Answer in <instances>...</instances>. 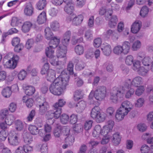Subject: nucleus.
I'll return each instance as SVG.
<instances>
[{
  "mask_svg": "<svg viewBox=\"0 0 153 153\" xmlns=\"http://www.w3.org/2000/svg\"><path fill=\"white\" fill-rule=\"evenodd\" d=\"M69 79V75L66 73L65 70H63L50 85L49 88L50 92L56 95L62 94L63 90L68 85Z\"/></svg>",
  "mask_w": 153,
  "mask_h": 153,
  "instance_id": "1",
  "label": "nucleus"
},
{
  "mask_svg": "<svg viewBox=\"0 0 153 153\" xmlns=\"http://www.w3.org/2000/svg\"><path fill=\"white\" fill-rule=\"evenodd\" d=\"M53 53L51 56H46L50 58V62L51 64L53 66H59L60 68L62 69L65 67V65L66 62V54L63 55V53L57 50L56 51L57 58L54 56Z\"/></svg>",
  "mask_w": 153,
  "mask_h": 153,
  "instance_id": "2",
  "label": "nucleus"
},
{
  "mask_svg": "<svg viewBox=\"0 0 153 153\" xmlns=\"http://www.w3.org/2000/svg\"><path fill=\"white\" fill-rule=\"evenodd\" d=\"M143 83L142 78L139 76H137L134 78L132 80L130 79H127L122 87V89L123 91L128 89L131 85L137 87L139 85H141Z\"/></svg>",
  "mask_w": 153,
  "mask_h": 153,
  "instance_id": "3",
  "label": "nucleus"
},
{
  "mask_svg": "<svg viewBox=\"0 0 153 153\" xmlns=\"http://www.w3.org/2000/svg\"><path fill=\"white\" fill-rule=\"evenodd\" d=\"M60 39L59 37H53L51 40L49 42V47L46 49V55L51 56L53 53H54L53 49L57 47L60 43Z\"/></svg>",
  "mask_w": 153,
  "mask_h": 153,
  "instance_id": "4",
  "label": "nucleus"
},
{
  "mask_svg": "<svg viewBox=\"0 0 153 153\" xmlns=\"http://www.w3.org/2000/svg\"><path fill=\"white\" fill-rule=\"evenodd\" d=\"M71 34V33L70 31H68L65 33L62 39V45H60L58 48L57 50L63 52V55L66 54L67 52V46L69 43Z\"/></svg>",
  "mask_w": 153,
  "mask_h": 153,
  "instance_id": "5",
  "label": "nucleus"
},
{
  "mask_svg": "<svg viewBox=\"0 0 153 153\" xmlns=\"http://www.w3.org/2000/svg\"><path fill=\"white\" fill-rule=\"evenodd\" d=\"M106 94V88L105 87L103 86H98L94 91V97L97 100L100 101L104 99Z\"/></svg>",
  "mask_w": 153,
  "mask_h": 153,
  "instance_id": "6",
  "label": "nucleus"
},
{
  "mask_svg": "<svg viewBox=\"0 0 153 153\" xmlns=\"http://www.w3.org/2000/svg\"><path fill=\"white\" fill-rule=\"evenodd\" d=\"M123 93L121 90L117 87H114L111 90L110 92V99L112 102L116 103L119 98L123 97Z\"/></svg>",
  "mask_w": 153,
  "mask_h": 153,
  "instance_id": "7",
  "label": "nucleus"
},
{
  "mask_svg": "<svg viewBox=\"0 0 153 153\" xmlns=\"http://www.w3.org/2000/svg\"><path fill=\"white\" fill-rule=\"evenodd\" d=\"M19 59V56L14 55L11 59L8 60L4 64V66L6 68L14 69L16 67Z\"/></svg>",
  "mask_w": 153,
  "mask_h": 153,
  "instance_id": "8",
  "label": "nucleus"
},
{
  "mask_svg": "<svg viewBox=\"0 0 153 153\" xmlns=\"http://www.w3.org/2000/svg\"><path fill=\"white\" fill-rule=\"evenodd\" d=\"M38 105L39 108V113L42 115L44 114L49 109V106L48 102L44 100H42L40 98L37 99Z\"/></svg>",
  "mask_w": 153,
  "mask_h": 153,
  "instance_id": "9",
  "label": "nucleus"
},
{
  "mask_svg": "<svg viewBox=\"0 0 153 153\" xmlns=\"http://www.w3.org/2000/svg\"><path fill=\"white\" fill-rule=\"evenodd\" d=\"M19 139L18 134L14 132H11L9 134L8 140L9 143L12 146H15L18 145L19 143Z\"/></svg>",
  "mask_w": 153,
  "mask_h": 153,
  "instance_id": "10",
  "label": "nucleus"
},
{
  "mask_svg": "<svg viewBox=\"0 0 153 153\" xmlns=\"http://www.w3.org/2000/svg\"><path fill=\"white\" fill-rule=\"evenodd\" d=\"M18 86L17 85H12L11 88L10 87H7L4 88L1 92V94L5 98H8L10 97L12 94L11 88H15V91L18 90Z\"/></svg>",
  "mask_w": 153,
  "mask_h": 153,
  "instance_id": "11",
  "label": "nucleus"
},
{
  "mask_svg": "<svg viewBox=\"0 0 153 153\" xmlns=\"http://www.w3.org/2000/svg\"><path fill=\"white\" fill-rule=\"evenodd\" d=\"M122 107L120 108L125 112V114H127L129 112L132 108L133 105L129 101H125L123 102Z\"/></svg>",
  "mask_w": 153,
  "mask_h": 153,
  "instance_id": "12",
  "label": "nucleus"
},
{
  "mask_svg": "<svg viewBox=\"0 0 153 153\" xmlns=\"http://www.w3.org/2000/svg\"><path fill=\"white\" fill-rule=\"evenodd\" d=\"M33 13V8L30 3H27L25 6L24 13L27 16H31Z\"/></svg>",
  "mask_w": 153,
  "mask_h": 153,
  "instance_id": "13",
  "label": "nucleus"
},
{
  "mask_svg": "<svg viewBox=\"0 0 153 153\" xmlns=\"http://www.w3.org/2000/svg\"><path fill=\"white\" fill-rule=\"evenodd\" d=\"M101 49L105 55L108 56L111 53V46L106 43H104L102 45Z\"/></svg>",
  "mask_w": 153,
  "mask_h": 153,
  "instance_id": "14",
  "label": "nucleus"
},
{
  "mask_svg": "<svg viewBox=\"0 0 153 153\" xmlns=\"http://www.w3.org/2000/svg\"><path fill=\"white\" fill-rule=\"evenodd\" d=\"M121 138V136L119 132H116L113 134L112 136L111 141L114 145L118 146L120 143Z\"/></svg>",
  "mask_w": 153,
  "mask_h": 153,
  "instance_id": "15",
  "label": "nucleus"
},
{
  "mask_svg": "<svg viewBox=\"0 0 153 153\" xmlns=\"http://www.w3.org/2000/svg\"><path fill=\"white\" fill-rule=\"evenodd\" d=\"M141 22L140 21H136L132 25L131 27V32L136 33L140 30L141 27Z\"/></svg>",
  "mask_w": 153,
  "mask_h": 153,
  "instance_id": "16",
  "label": "nucleus"
},
{
  "mask_svg": "<svg viewBox=\"0 0 153 153\" xmlns=\"http://www.w3.org/2000/svg\"><path fill=\"white\" fill-rule=\"evenodd\" d=\"M86 103L84 101L79 102L76 105L75 109L78 113H81L83 111L86 106Z\"/></svg>",
  "mask_w": 153,
  "mask_h": 153,
  "instance_id": "17",
  "label": "nucleus"
},
{
  "mask_svg": "<svg viewBox=\"0 0 153 153\" xmlns=\"http://www.w3.org/2000/svg\"><path fill=\"white\" fill-rule=\"evenodd\" d=\"M104 35L106 38H109L111 37L112 39L116 38L117 39V34L115 31L111 29H108L104 33Z\"/></svg>",
  "mask_w": 153,
  "mask_h": 153,
  "instance_id": "18",
  "label": "nucleus"
},
{
  "mask_svg": "<svg viewBox=\"0 0 153 153\" xmlns=\"http://www.w3.org/2000/svg\"><path fill=\"white\" fill-rule=\"evenodd\" d=\"M22 135L25 143L30 144L33 141L32 136L29 133L27 132L24 133Z\"/></svg>",
  "mask_w": 153,
  "mask_h": 153,
  "instance_id": "19",
  "label": "nucleus"
},
{
  "mask_svg": "<svg viewBox=\"0 0 153 153\" xmlns=\"http://www.w3.org/2000/svg\"><path fill=\"white\" fill-rule=\"evenodd\" d=\"M123 54H127L129 52L130 48V43L128 42L125 41L123 42L121 46Z\"/></svg>",
  "mask_w": 153,
  "mask_h": 153,
  "instance_id": "20",
  "label": "nucleus"
},
{
  "mask_svg": "<svg viewBox=\"0 0 153 153\" xmlns=\"http://www.w3.org/2000/svg\"><path fill=\"white\" fill-rule=\"evenodd\" d=\"M112 10L110 9H106L105 7H102L100 8L99 11V14L100 15H103L104 14L108 16H111L112 13Z\"/></svg>",
  "mask_w": 153,
  "mask_h": 153,
  "instance_id": "21",
  "label": "nucleus"
},
{
  "mask_svg": "<svg viewBox=\"0 0 153 153\" xmlns=\"http://www.w3.org/2000/svg\"><path fill=\"white\" fill-rule=\"evenodd\" d=\"M100 112V109L98 106H95L92 109L90 113L91 117L94 119Z\"/></svg>",
  "mask_w": 153,
  "mask_h": 153,
  "instance_id": "22",
  "label": "nucleus"
},
{
  "mask_svg": "<svg viewBox=\"0 0 153 153\" xmlns=\"http://www.w3.org/2000/svg\"><path fill=\"white\" fill-rule=\"evenodd\" d=\"M83 19V17L82 15L74 16L72 21V24L74 25H78L81 23Z\"/></svg>",
  "mask_w": 153,
  "mask_h": 153,
  "instance_id": "23",
  "label": "nucleus"
},
{
  "mask_svg": "<svg viewBox=\"0 0 153 153\" xmlns=\"http://www.w3.org/2000/svg\"><path fill=\"white\" fill-rule=\"evenodd\" d=\"M32 25V23L30 22H25L22 26V31L24 33L28 32Z\"/></svg>",
  "mask_w": 153,
  "mask_h": 153,
  "instance_id": "24",
  "label": "nucleus"
},
{
  "mask_svg": "<svg viewBox=\"0 0 153 153\" xmlns=\"http://www.w3.org/2000/svg\"><path fill=\"white\" fill-rule=\"evenodd\" d=\"M56 74L55 71L52 69H50L48 71L46 78L48 81L51 82L53 81L55 77Z\"/></svg>",
  "mask_w": 153,
  "mask_h": 153,
  "instance_id": "25",
  "label": "nucleus"
},
{
  "mask_svg": "<svg viewBox=\"0 0 153 153\" xmlns=\"http://www.w3.org/2000/svg\"><path fill=\"white\" fill-rule=\"evenodd\" d=\"M46 20V13L45 12L43 11L38 16L37 22L39 24H42L45 22Z\"/></svg>",
  "mask_w": 153,
  "mask_h": 153,
  "instance_id": "26",
  "label": "nucleus"
},
{
  "mask_svg": "<svg viewBox=\"0 0 153 153\" xmlns=\"http://www.w3.org/2000/svg\"><path fill=\"white\" fill-rule=\"evenodd\" d=\"M127 114H125V112L123 111V110L119 108L116 113L115 117L116 118L118 121H120L122 120L124 116Z\"/></svg>",
  "mask_w": 153,
  "mask_h": 153,
  "instance_id": "27",
  "label": "nucleus"
},
{
  "mask_svg": "<svg viewBox=\"0 0 153 153\" xmlns=\"http://www.w3.org/2000/svg\"><path fill=\"white\" fill-rule=\"evenodd\" d=\"M45 36L48 40H51L53 37V34L49 27H47L45 29Z\"/></svg>",
  "mask_w": 153,
  "mask_h": 153,
  "instance_id": "28",
  "label": "nucleus"
},
{
  "mask_svg": "<svg viewBox=\"0 0 153 153\" xmlns=\"http://www.w3.org/2000/svg\"><path fill=\"white\" fill-rule=\"evenodd\" d=\"M112 131L110 128H108V127L104 126L102 130L101 135L103 136L111 137V132Z\"/></svg>",
  "mask_w": 153,
  "mask_h": 153,
  "instance_id": "29",
  "label": "nucleus"
},
{
  "mask_svg": "<svg viewBox=\"0 0 153 153\" xmlns=\"http://www.w3.org/2000/svg\"><path fill=\"white\" fill-rule=\"evenodd\" d=\"M25 94L28 96L32 95L35 92V88L31 86H27L25 87Z\"/></svg>",
  "mask_w": 153,
  "mask_h": 153,
  "instance_id": "30",
  "label": "nucleus"
},
{
  "mask_svg": "<svg viewBox=\"0 0 153 153\" xmlns=\"http://www.w3.org/2000/svg\"><path fill=\"white\" fill-rule=\"evenodd\" d=\"M53 134L56 137L58 138L62 134V127L61 126H57L53 131Z\"/></svg>",
  "mask_w": 153,
  "mask_h": 153,
  "instance_id": "31",
  "label": "nucleus"
},
{
  "mask_svg": "<svg viewBox=\"0 0 153 153\" xmlns=\"http://www.w3.org/2000/svg\"><path fill=\"white\" fill-rule=\"evenodd\" d=\"M76 53L79 55L82 54L84 51V49L83 46L78 45L75 46L74 48Z\"/></svg>",
  "mask_w": 153,
  "mask_h": 153,
  "instance_id": "32",
  "label": "nucleus"
},
{
  "mask_svg": "<svg viewBox=\"0 0 153 153\" xmlns=\"http://www.w3.org/2000/svg\"><path fill=\"white\" fill-rule=\"evenodd\" d=\"M106 117V115L105 113L100 112L94 119H95L96 122L97 123H100L104 121Z\"/></svg>",
  "mask_w": 153,
  "mask_h": 153,
  "instance_id": "33",
  "label": "nucleus"
},
{
  "mask_svg": "<svg viewBox=\"0 0 153 153\" xmlns=\"http://www.w3.org/2000/svg\"><path fill=\"white\" fill-rule=\"evenodd\" d=\"M149 69L145 68L143 66L141 67L137 71L138 74L143 76H147L149 74Z\"/></svg>",
  "mask_w": 153,
  "mask_h": 153,
  "instance_id": "34",
  "label": "nucleus"
},
{
  "mask_svg": "<svg viewBox=\"0 0 153 153\" xmlns=\"http://www.w3.org/2000/svg\"><path fill=\"white\" fill-rule=\"evenodd\" d=\"M15 120V118L12 115H8L5 118V123L7 125H10L13 123Z\"/></svg>",
  "mask_w": 153,
  "mask_h": 153,
  "instance_id": "35",
  "label": "nucleus"
},
{
  "mask_svg": "<svg viewBox=\"0 0 153 153\" xmlns=\"http://www.w3.org/2000/svg\"><path fill=\"white\" fill-rule=\"evenodd\" d=\"M28 130L31 134L33 135H36L38 134L39 129L36 126L31 125L29 126Z\"/></svg>",
  "mask_w": 153,
  "mask_h": 153,
  "instance_id": "36",
  "label": "nucleus"
},
{
  "mask_svg": "<svg viewBox=\"0 0 153 153\" xmlns=\"http://www.w3.org/2000/svg\"><path fill=\"white\" fill-rule=\"evenodd\" d=\"M46 4L45 0H40L36 4L37 8L39 10L43 9Z\"/></svg>",
  "mask_w": 153,
  "mask_h": 153,
  "instance_id": "37",
  "label": "nucleus"
},
{
  "mask_svg": "<svg viewBox=\"0 0 153 153\" xmlns=\"http://www.w3.org/2000/svg\"><path fill=\"white\" fill-rule=\"evenodd\" d=\"M73 130L75 134L81 133L83 130L82 125L81 124H76L74 127Z\"/></svg>",
  "mask_w": 153,
  "mask_h": 153,
  "instance_id": "38",
  "label": "nucleus"
},
{
  "mask_svg": "<svg viewBox=\"0 0 153 153\" xmlns=\"http://www.w3.org/2000/svg\"><path fill=\"white\" fill-rule=\"evenodd\" d=\"M117 21V16L115 15L113 16L110 21L109 22V26L111 27H113L116 25Z\"/></svg>",
  "mask_w": 153,
  "mask_h": 153,
  "instance_id": "39",
  "label": "nucleus"
},
{
  "mask_svg": "<svg viewBox=\"0 0 153 153\" xmlns=\"http://www.w3.org/2000/svg\"><path fill=\"white\" fill-rule=\"evenodd\" d=\"M69 116L66 114H63L60 117L61 122L63 124H66L69 120Z\"/></svg>",
  "mask_w": 153,
  "mask_h": 153,
  "instance_id": "40",
  "label": "nucleus"
},
{
  "mask_svg": "<svg viewBox=\"0 0 153 153\" xmlns=\"http://www.w3.org/2000/svg\"><path fill=\"white\" fill-rule=\"evenodd\" d=\"M149 11L148 8L146 6H144L141 9L140 15L141 16L144 17L147 15Z\"/></svg>",
  "mask_w": 153,
  "mask_h": 153,
  "instance_id": "41",
  "label": "nucleus"
},
{
  "mask_svg": "<svg viewBox=\"0 0 153 153\" xmlns=\"http://www.w3.org/2000/svg\"><path fill=\"white\" fill-rule=\"evenodd\" d=\"M49 64L48 63H46L43 65L42 68L41 73L42 75H45L47 74L49 70Z\"/></svg>",
  "mask_w": 153,
  "mask_h": 153,
  "instance_id": "42",
  "label": "nucleus"
},
{
  "mask_svg": "<svg viewBox=\"0 0 153 153\" xmlns=\"http://www.w3.org/2000/svg\"><path fill=\"white\" fill-rule=\"evenodd\" d=\"M65 103V101L63 99L59 100L58 102H56L53 105L54 108L57 109V108H61Z\"/></svg>",
  "mask_w": 153,
  "mask_h": 153,
  "instance_id": "43",
  "label": "nucleus"
},
{
  "mask_svg": "<svg viewBox=\"0 0 153 153\" xmlns=\"http://www.w3.org/2000/svg\"><path fill=\"white\" fill-rule=\"evenodd\" d=\"M81 92L82 91L79 90H77L75 92L74 94V99L75 101H78L82 98Z\"/></svg>",
  "mask_w": 153,
  "mask_h": 153,
  "instance_id": "44",
  "label": "nucleus"
},
{
  "mask_svg": "<svg viewBox=\"0 0 153 153\" xmlns=\"http://www.w3.org/2000/svg\"><path fill=\"white\" fill-rule=\"evenodd\" d=\"M144 90V87L143 86H140L138 87L135 90V94L137 96H140L143 94Z\"/></svg>",
  "mask_w": 153,
  "mask_h": 153,
  "instance_id": "45",
  "label": "nucleus"
},
{
  "mask_svg": "<svg viewBox=\"0 0 153 153\" xmlns=\"http://www.w3.org/2000/svg\"><path fill=\"white\" fill-rule=\"evenodd\" d=\"M50 27L52 30L57 31L59 28V25L57 21H54L51 22L50 24Z\"/></svg>",
  "mask_w": 153,
  "mask_h": 153,
  "instance_id": "46",
  "label": "nucleus"
},
{
  "mask_svg": "<svg viewBox=\"0 0 153 153\" xmlns=\"http://www.w3.org/2000/svg\"><path fill=\"white\" fill-rule=\"evenodd\" d=\"M65 141L66 143L68 144L70 146L73 144L74 141V138L73 136H68L65 138Z\"/></svg>",
  "mask_w": 153,
  "mask_h": 153,
  "instance_id": "47",
  "label": "nucleus"
},
{
  "mask_svg": "<svg viewBox=\"0 0 153 153\" xmlns=\"http://www.w3.org/2000/svg\"><path fill=\"white\" fill-rule=\"evenodd\" d=\"M151 62V58L148 56H146L142 60L143 64L145 66H149Z\"/></svg>",
  "mask_w": 153,
  "mask_h": 153,
  "instance_id": "48",
  "label": "nucleus"
},
{
  "mask_svg": "<svg viewBox=\"0 0 153 153\" xmlns=\"http://www.w3.org/2000/svg\"><path fill=\"white\" fill-rule=\"evenodd\" d=\"M115 109L112 107L108 108L106 110V114L109 117H113L114 115Z\"/></svg>",
  "mask_w": 153,
  "mask_h": 153,
  "instance_id": "49",
  "label": "nucleus"
},
{
  "mask_svg": "<svg viewBox=\"0 0 153 153\" xmlns=\"http://www.w3.org/2000/svg\"><path fill=\"white\" fill-rule=\"evenodd\" d=\"M140 151L142 153H151L152 150H150L149 147L147 145H143L140 148Z\"/></svg>",
  "mask_w": 153,
  "mask_h": 153,
  "instance_id": "50",
  "label": "nucleus"
},
{
  "mask_svg": "<svg viewBox=\"0 0 153 153\" xmlns=\"http://www.w3.org/2000/svg\"><path fill=\"white\" fill-rule=\"evenodd\" d=\"M134 62V58L131 55L128 56L126 58L125 62L127 65H130L133 64Z\"/></svg>",
  "mask_w": 153,
  "mask_h": 153,
  "instance_id": "51",
  "label": "nucleus"
},
{
  "mask_svg": "<svg viewBox=\"0 0 153 153\" xmlns=\"http://www.w3.org/2000/svg\"><path fill=\"white\" fill-rule=\"evenodd\" d=\"M145 100L143 98H139L135 103V106L137 107H141L143 105Z\"/></svg>",
  "mask_w": 153,
  "mask_h": 153,
  "instance_id": "52",
  "label": "nucleus"
},
{
  "mask_svg": "<svg viewBox=\"0 0 153 153\" xmlns=\"http://www.w3.org/2000/svg\"><path fill=\"white\" fill-rule=\"evenodd\" d=\"M122 48L120 45H117L114 48L113 52L114 53L117 55L123 54Z\"/></svg>",
  "mask_w": 153,
  "mask_h": 153,
  "instance_id": "53",
  "label": "nucleus"
},
{
  "mask_svg": "<svg viewBox=\"0 0 153 153\" xmlns=\"http://www.w3.org/2000/svg\"><path fill=\"white\" fill-rule=\"evenodd\" d=\"M85 66V63L82 61L79 62L75 66L76 69L77 71L82 70Z\"/></svg>",
  "mask_w": 153,
  "mask_h": 153,
  "instance_id": "54",
  "label": "nucleus"
},
{
  "mask_svg": "<svg viewBox=\"0 0 153 153\" xmlns=\"http://www.w3.org/2000/svg\"><path fill=\"white\" fill-rule=\"evenodd\" d=\"M141 46V43L139 40H137L135 41L132 46L133 50L134 51H136L140 48Z\"/></svg>",
  "mask_w": 153,
  "mask_h": 153,
  "instance_id": "55",
  "label": "nucleus"
},
{
  "mask_svg": "<svg viewBox=\"0 0 153 153\" xmlns=\"http://www.w3.org/2000/svg\"><path fill=\"white\" fill-rule=\"evenodd\" d=\"M133 66L132 68L135 71H138L140 67V62L138 60H135L133 63Z\"/></svg>",
  "mask_w": 153,
  "mask_h": 153,
  "instance_id": "56",
  "label": "nucleus"
},
{
  "mask_svg": "<svg viewBox=\"0 0 153 153\" xmlns=\"http://www.w3.org/2000/svg\"><path fill=\"white\" fill-rule=\"evenodd\" d=\"M102 42V40L100 38H97L94 40L93 43L94 46L95 48H98L100 47Z\"/></svg>",
  "mask_w": 153,
  "mask_h": 153,
  "instance_id": "57",
  "label": "nucleus"
},
{
  "mask_svg": "<svg viewBox=\"0 0 153 153\" xmlns=\"http://www.w3.org/2000/svg\"><path fill=\"white\" fill-rule=\"evenodd\" d=\"M8 133V131L1 130L0 131V140L1 141L5 140L7 136Z\"/></svg>",
  "mask_w": 153,
  "mask_h": 153,
  "instance_id": "58",
  "label": "nucleus"
},
{
  "mask_svg": "<svg viewBox=\"0 0 153 153\" xmlns=\"http://www.w3.org/2000/svg\"><path fill=\"white\" fill-rule=\"evenodd\" d=\"M27 75V72L23 70L21 71L18 75L19 79L23 80L24 79Z\"/></svg>",
  "mask_w": 153,
  "mask_h": 153,
  "instance_id": "59",
  "label": "nucleus"
},
{
  "mask_svg": "<svg viewBox=\"0 0 153 153\" xmlns=\"http://www.w3.org/2000/svg\"><path fill=\"white\" fill-rule=\"evenodd\" d=\"M93 121L91 120L87 121L84 125L85 129L88 130L91 128L92 126Z\"/></svg>",
  "mask_w": 153,
  "mask_h": 153,
  "instance_id": "60",
  "label": "nucleus"
},
{
  "mask_svg": "<svg viewBox=\"0 0 153 153\" xmlns=\"http://www.w3.org/2000/svg\"><path fill=\"white\" fill-rule=\"evenodd\" d=\"M77 116L74 114H72L70 117V123L71 124H74L77 121Z\"/></svg>",
  "mask_w": 153,
  "mask_h": 153,
  "instance_id": "61",
  "label": "nucleus"
},
{
  "mask_svg": "<svg viewBox=\"0 0 153 153\" xmlns=\"http://www.w3.org/2000/svg\"><path fill=\"white\" fill-rule=\"evenodd\" d=\"M54 109L55 111H53L54 118L56 119L58 118L61 113V108H57V109H56L54 108Z\"/></svg>",
  "mask_w": 153,
  "mask_h": 153,
  "instance_id": "62",
  "label": "nucleus"
},
{
  "mask_svg": "<svg viewBox=\"0 0 153 153\" xmlns=\"http://www.w3.org/2000/svg\"><path fill=\"white\" fill-rule=\"evenodd\" d=\"M85 37L88 40H91L93 37V33L92 31L90 30H87L85 33Z\"/></svg>",
  "mask_w": 153,
  "mask_h": 153,
  "instance_id": "63",
  "label": "nucleus"
},
{
  "mask_svg": "<svg viewBox=\"0 0 153 153\" xmlns=\"http://www.w3.org/2000/svg\"><path fill=\"white\" fill-rule=\"evenodd\" d=\"M14 50L16 52H19L24 48V45L22 43H20L14 46Z\"/></svg>",
  "mask_w": 153,
  "mask_h": 153,
  "instance_id": "64",
  "label": "nucleus"
}]
</instances>
